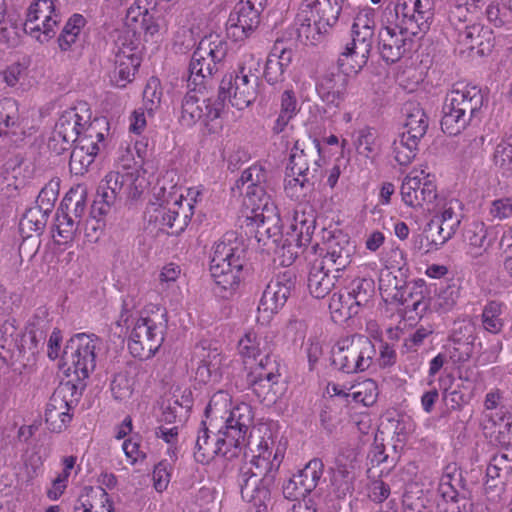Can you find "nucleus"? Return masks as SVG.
<instances>
[{
	"label": "nucleus",
	"mask_w": 512,
	"mask_h": 512,
	"mask_svg": "<svg viewBox=\"0 0 512 512\" xmlns=\"http://www.w3.org/2000/svg\"><path fill=\"white\" fill-rule=\"evenodd\" d=\"M376 11L371 7L360 9L351 28V39L345 44L338 64L351 72H359L367 63L376 26Z\"/></svg>",
	"instance_id": "obj_7"
},
{
	"label": "nucleus",
	"mask_w": 512,
	"mask_h": 512,
	"mask_svg": "<svg viewBox=\"0 0 512 512\" xmlns=\"http://www.w3.org/2000/svg\"><path fill=\"white\" fill-rule=\"evenodd\" d=\"M460 476L461 474L455 463H450L444 467L439 480L438 491L446 501L457 499Z\"/></svg>",
	"instance_id": "obj_54"
},
{
	"label": "nucleus",
	"mask_w": 512,
	"mask_h": 512,
	"mask_svg": "<svg viewBox=\"0 0 512 512\" xmlns=\"http://www.w3.org/2000/svg\"><path fill=\"white\" fill-rule=\"evenodd\" d=\"M329 310L335 322H342L358 313L357 305L351 301V297L343 292H336L332 295Z\"/></svg>",
	"instance_id": "obj_52"
},
{
	"label": "nucleus",
	"mask_w": 512,
	"mask_h": 512,
	"mask_svg": "<svg viewBox=\"0 0 512 512\" xmlns=\"http://www.w3.org/2000/svg\"><path fill=\"white\" fill-rule=\"evenodd\" d=\"M309 184L307 174L297 175L286 170L284 179V191L287 197L292 200H299L306 194Z\"/></svg>",
	"instance_id": "obj_63"
},
{
	"label": "nucleus",
	"mask_w": 512,
	"mask_h": 512,
	"mask_svg": "<svg viewBox=\"0 0 512 512\" xmlns=\"http://www.w3.org/2000/svg\"><path fill=\"white\" fill-rule=\"evenodd\" d=\"M505 304L501 301L491 300L488 301L482 310L481 322L485 331L498 334L504 327L503 314L505 311Z\"/></svg>",
	"instance_id": "obj_49"
},
{
	"label": "nucleus",
	"mask_w": 512,
	"mask_h": 512,
	"mask_svg": "<svg viewBox=\"0 0 512 512\" xmlns=\"http://www.w3.org/2000/svg\"><path fill=\"white\" fill-rule=\"evenodd\" d=\"M227 51L228 45L221 36L210 34L203 37L191 57L189 81L195 87L203 85L205 79L219 70Z\"/></svg>",
	"instance_id": "obj_10"
},
{
	"label": "nucleus",
	"mask_w": 512,
	"mask_h": 512,
	"mask_svg": "<svg viewBox=\"0 0 512 512\" xmlns=\"http://www.w3.org/2000/svg\"><path fill=\"white\" fill-rule=\"evenodd\" d=\"M427 128L428 116L419 106L413 107L407 114L405 131L403 133L421 140L426 134Z\"/></svg>",
	"instance_id": "obj_58"
},
{
	"label": "nucleus",
	"mask_w": 512,
	"mask_h": 512,
	"mask_svg": "<svg viewBox=\"0 0 512 512\" xmlns=\"http://www.w3.org/2000/svg\"><path fill=\"white\" fill-rule=\"evenodd\" d=\"M319 460H311L283 486V495L286 499L297 501L308 495L316 486L321 477Z\"/></svg>",
	"instance_id": "obj_26"
},
{
	"label": "nucleus",
	"mask_w": 512,
	"mask_h": 512,
	"mask_svg": "<svg viewBox=\"0 0 512 512\" xmlns=\"http://www.w3.org/2000/svg\"><path fill=\"white\" fill-rule=\"evenodd\" d=\"M340 70L326 72L316 82V91L320 99L328 106L339 107L344 101L347 87L348 74L352 73L338 64ZM356 74L357 72H353Z\"/></svg>",
	"instance_id": "obj_24"
},
{
	"label": "nucleus",
	"mask_w": 512,
	"mask_h": 512,
	"mask_svg": "<svg viewBox=\"0 0 512 512\" xmlns=\"http://www.w3.org/2000/svg\"><path fill=\"white\" fill-rule=\"evenodd\" d=\"M147 151L148 143L144 139L122 144L117 151L116 171L127 177L130 191L134 195H141L148 185L143 168Z\"/></svg>",
	"instance_id": "obj_13"
},
{
	"label": "nucleus",
	"mask_w": 512,
	"mask_h": 512,
	"mask_svg": "<svg viewBox=\"0 0 512 512\" xmlns=\"http://www.w3.org/2000/svg\"><path fill=\"white\" fill-rule=\"evenodd\" d=\"M77 227L78 221H76L70 213L65 212L64 210H59L56 214V234H54V237L58 236L60 238L59 240H56L57 243L67 244L71 242L77 231Z\"/></svg>",
	"instance_id": "obj_59"
},
{
	"label": "nucleus",
	"mask_w": 512,
	"mask_h": 512,
	"mask_svg": "<svg viewBox=\"0 0 512 512\" xmlns=\"http://www.w3.org/2000/svg\"><path fill=\"white\" fill-rule=\"evenodd\" d=\"M220 106L216 101L200 97L194 88L183 99L181 121L187 126L197 122L208 126L210 122L220 116Z\"/></svg>",
	"instance_id": "obj_21"
},
{
	"label": "nucleus",
	"mask_w": 512,
	"mask_h": 512,
	"mask_svg": "<svg viewBox=\"0 0 512 512\" xmlns=\"http://www.w3.org/2000/svg\"><path fill=\"white\" fill-rule=\"evenodd\" d=\"M336 283V276L330 275V269L323 264L313 263L308 275V289L311 295L317 299L326 297Z\"/></svg>",
	"instance_id": "obj_45"
},
{
	"label": "nucleus",
	"mask_w": 512,
	"mask_h": 512,
	"mask_svg": "<svg viewBox=\"0 0 512 512\" xmlns=\"http://www.w3.org/2000/svg\"><path fill=\"white\" fill-rule=\"evenodd\" d=\"M225 356L217 348H203L196 379L204 384H218L222 380Z\"/></svg>",
	"instance_id": "obj_35"
},
{
	"label": "nucleus",
	"mask_w": 512,
	"mask_h": 512,
	"mask_svg": "<svg viewBox=\"0 0 512 512\" xmlns=\"http://www.w3.org/2000/svg\"><path fill=\"white\" fill-rule=\"evenodd\" d=\"M237 251V248L225 242L216 243L213 248L210 273L223 290H234L240 282L243 264Z\"/></svg>",
	"instance_id": "obj_14"
},
{
	"label": "nucleus",
	"mask_w": 512,
	"mask_h": 512,
	"mask_svg": "<svg viewBox=\"0 0 512 512\" xmlns=\"http://www.w3.org/2000/svg\"><path fill=\"white\" fill-rule=\"evenodd\" d=\"M60 210L72 212L73 218L80 221L86 211V193L84 190L78 193V190L71 189L63 198Z\"/></svg>",
	"instance_id": "obj_62"
},
{
	"label": "nucleus",
	"mask_w": 512,
	"mask_h": 512,
	"mask_svg": "<svg viewBox=\"0 0 512 512\" xmlns=\"http://www.w3.org/2000/svg\"><path fill=\"white\" fill-rule=\"evenodd\" d=\"M20 125L19 105L13 98L0 100V137Z\"/></svg>",
	"instance_id": "obj_55"
},
{
	"label": "nucleus",
	"mask_w": 512,
	"mask_h": 512,
	"mask_svg": "<svg viewBox=\"0 0 512 512\" xmlns=\"http://www.w3.org/2000/svg\"><path fill=\"white\" fill-rule=\"evenodd\" d=\"M375 357L374 343L361 334L339 337L331 348L332 365L347 374L367 371L373 365Z\"/></svg>",
	"instance_id": "obj_8"
},
{
	"label": "nucleus",
	"mask_w": 512,
	"mask_h": 512,
	"mask_svg": "<svg viewBox=\"0 0 512 512\" xmlns=\"http://www.w3.org/2000/svg\"><path fill=\"white\" fill-rule=\"evenodd\" d=\"M489 222H504L512 219V194L495 193L484 208Z\"/></svg>",
	"instance_id": "obj_47"
},
{
	"label": "nucleus",
	"mask_w": 512,
	"mask_h": 512,
	"mask_svg": "<svg viewBox=\"0 0 512 512\" xmlns=\"http://www.w3.org/2000/svg\"><path fill=\"white\" fill-rule=\"evenodd\" d=\"M295 287V275L286 270L278 273L266 286L258 305L259 313L270 319L285 305Z\"/></svg>",
	"instance_id": "obj_19"
},
{
	"label": "nucleus",
	"mask_w": 512,
	"mask_h": 512,
	"mask_svg": "<svg viewBox=\"0 0 512 512\" xmlns=\"http://www.w3.org/2000/svg\"><path fill=\"white\" fill-rule=\"evenodd\" d=\"M244 207L247 221L257 228L269 223L276 226L281 222L278 208L267 193L252 199L251 205Z\"/></svg>",
	"instance_id": "obj_33"
},
{
	"label": "nucleus",
	"mask_w": 512,
	"mask_h": 512,
	"mask_svg": "<svg viewBox=\"0 0 512 512\" xmlns=\"http://www.w3.org/2000/svg\"><path fill=\"white\" fill-rule=\"evenodd\" d=\"M445 352L457 370L458 377L461 380L469 381L470 375L465 364L471 359L474 353V343L471 335L460 336L455 330L449 338L445 347Z\"/></svg>",
	"instance_id": "obj_29"
},
{
	"label": "nucleus",
	"mask_w": 512,
	"mask_h": 512,
	"mask_svg": "<svg viewBox=\"0 0 512 512\" xmlns=\"http://www.w3.org/2000/svg\"><path fill=\"white\" fill-rule=\"evenodd\" d=\"M141 64L139 38L119 35L116 40L114 81L116 86L125 87L132 82Z\"/></svg>",
	"instance_id": "obj_17"
},
{
	"label": "nucleus",
	"mask_w": 512,
	"mask_h": 512,
	"mask_svg": "<svg viewBox=\"0 0 512 512\" xmlns=\"http://www.w3.org/2000/svg\"><path fill=\"white\" fill-rule=\"evenodd\" d=\"M400 195L403 203L410 208H421L437 198V185L434 174L426 169H412L403 179Z\"/></svg>",
	"instance_id": "obj_16"
},
{
	"label": "nucleus",
	"mask_w": 512,
	"mask_h": 512,
	"mask_svg": "<svg viewBox=\"0 0 512 512\" xmlns=\"http://www.w3.org/2000/svg\"><path fill=\"white\" fill-rule=\"evenodd\" d=\"M512 472V446L502 447L495 453L486 468L485 491H496L499 495L504 490L505 480Z\"/></svg>",
	"instance_id": "obj_28"
},
{
	"label": "nucleus",
	"mask_w": 512,
	"mask_h": 512,
	"mask_svg": "<svg viewBox=\"0 0 512 512\" xmlns=\"http://www.w3.org/2000/svg\"><path fill=\"white\" fill-rule=\"evenodd\" d=\"M44 417L46 427L50 432L65 431L73 419L71 403L61 395V392H54L46 404Z\"/></svg>",
	"instance_id": "obj_30"
},
{
	"label": "nucleus",
	"mask_w": 512,
	"mask_h": 512,
	"mask_svg": "<svg viewBox=\"0 0 512 512\" xmlns=\"http://www.w3.org/2000/svg\"><path fill=\"white\" fill-rule=\"evenodd\" d=\"M251 452V460L240 468L238 484L243 500L261 506L270 499L284 454L279 447L274 448L273 441L264 438Z\"/></svg>",
	"instance_id": "obj_2"
},
{
	"label": "nucleus",
	"mask_w": 512,
	"mask_h": 512,
	"mask_svg": "<svg viewBox=\"0 0 512 512\" xmlns=\"http://www.w3.org/2000/svg\"><path fill=\"white\" fill-rule=\"evenodd\" d=\"M85 119H87V124L81 129L77 145L85 149V151L100 153L105 146L108 123L101 119L89 121V116H86Z\"/></svg>",
	"instance_id": "obj_41"
},
{
	"label": "nucleus",
	"mask_w": 512,
	"mask_h": 512,
	"mask_svg": "<svg viewBox=\"0 0 512 512\" xmlns=\"http://www.w3.org/2000/svg\"><path fill=\"white\" fill-rule=\"evenodd\" d=\"M344 0H302L296 15L299 37L313 43L333 27L342 11Z\"/></svg>",
	"instance_id": "obj_9"
},
{
	"label": "nucleus",
	"mask_w": 512,
	"mask_h": 512,
	"mask_svg": "<svg viewBox=\"0 0 512 512\" xmlns=\"http://www.w3.org/2000/svg\"><path fill=\"white\" fill-rule=\"evenodd\" d=\"M74 512H114L113 503L102 487H87L79 496Z\"/></svg>",
	"instance_id": "obj_42"
},
{
	"label": "nucleus",
	"mask_w": 512,
	"mask_h": 512,
	"mask_svg": "<svg viewBox=\"0 0 512 512\" xmlns=\"http://www.w3.org/2000/svg\"><path fill=\"white\" fill-rule=\"evenodd\" d=\"M493 46L492 30L480 23L466 25L457 34L456 50L462 55L483 56L490 53Z\"/></svg>",
	"instance_id": "obj_22"
},
{
	"label": "nucleus",
	"mask_w": 512,
	"mask_h": 512,
	"mask_svg": "<svg viewBox=\"0 0 512 512\" xmlns=\"http://www.w3.org/2000/svg\"><path fill=\"white\" fill-rule=\"evenodd\" d=\"M98 154L99 153L85 151V149L77 145V147L72 151L70 156V171L75 175H83L85 172L88 171V168L94 163L95 157Z\"/></svg>",
	"instance_id": "obj_64"
},
{
	"label": "nucleus",
	"mask_w": 512,
	"mask_h": 512,
	"mask_svg": "<svg viewBox=\"0 0 512 512\" xmlns=\"http://www.w3.org/2000/svg\"><path fill=\"white\" fill-rule=\"evenodd\" d=\"M261 10L237 3L227 21V35L234 41L246 39L258 26Z\"/></svg>",
	"instance_id": "obj_27"
},
{
	"label": "nucleus",
	"mask_w": 512,
	"mask_h": 512,
	"mask_svg": "<svg viewBox=\"0 0 512 512\" xmlns=\"http://www.w3.org/2000/svg\"><path fill=\"white\" fill-rule=\"evenodd\" d=\"M420 140L401 133L392 143V155L401 166L409 165L417 155Z\"/></svg>",
	"instance_id": "obj_50"
},
{
	"label": "nucleus",
	"mask_w": 512,
	"mask_h": 512,
	"mask_svg": "<svg viewBox=\"0 0 512 512\" xmlns=\"http://www.w3.org/2000/svg\"><path fill=\"white\" fill-rule=\"evenodd\" d=\"M357 456V450L352 447H342L336 456L335 466L332 468L331 484L339 497L351 493L354 489Z\"/></svg>",
	"instance_id": "obj_23"
},
{
	"label": "nucleus",
	"mask_w": 512,
	"mask_h": 512,
	"mask_svg": "<svg viewBox=\"0 0 512 512\" xmlns=\"http://www.w3.org/2000/svg\"><path fill=\"white\" fill-rule=\"evenodd\" d=\"M139 373L138 366L127 364L113 375L110 390L116 401H127L132 397Z\"/></svg>",
	"instance_id": "obj_40"
},
{
	"label": "nucleus",
	"mask_w": 512,
	"mask_h": 512,
	"mask_svg": "<svg viewBox=\"0 0 512 512\" xmlns=\"http://www.w3.org/2000/svg\"><path fill=\"white\" fill-rule=\"evenodd\" d=\"M492 161L503 176L512 175V134L495 146Z\"/></svg>",
	"instance_id": "obj_56"
},
{
	"label": "nucleus",
	"mask_w": 512,
	"mask_h": 512,
	"mask_svg": "<svg viewBox=\"0 0 512 512\" xmlns=\"http://www.w3.org/2000/svg\"><path fill=\"white\" fill-rule=\"evenodd\" d=\"M238 352L246 361L256 360L261 354L264 357L248 374V382L253 392L263 401L275 402L278 398V383L281 377L276 361L270 356L271 345L267 336L254 330H248L238 341Z\"/></svg>",
	"instance_id": "obj_4"
},
{
	"label": "nucleus",
	"mask_w": 512,
	"mask_h": 512,
	"mask_svg": "<svg viewBox=\"0 0 512 512\" xmlns=\"http://www.w3.org/2000/svg\"><path fill=\"white\" fill-rule=\"evenodd\" d=\"M401 297L406 313L414 312L416 316L422 317L430 307V289L423 279L409 283Z\"/></svg>",
	"instance_id": "obj_39"
},
{
	"label": "nucleus",
	"mask_w": 512,
	"mask_h": 512,
	"mask_svg": "<svg viewBox=\"0 0 512 512\" xmlns=\"http://www.w3.org/2000/svg\"><path fill=\"white\" fill-rule=\"evenodd\" d=\"M488 227L482 221L472 222L465 231L466 253L476 259L484 256L493 241L488 238Z\"/></svg>",
	"instance_id": "obj_44"
},
{
	"label": "nucleus",
	"mask_w": 512,
	"mask_h": 512,
	"mask_svg": "<svg viewBox=\"0 0 512 512\" xmlns=\"http://www.w3.org/2000/svg\"><path fill=\"white\" fill-rule=\"evenodd\" d=\"M99 338L86 333L73 336L65 346L63 355L69 363L68 371H72L78 380H85L96 367L95 350Z\"/></svg>",
	"instance_id": "obj_15"
},
{
	"label": "nucleus",
	"mask_w": 512,
	"mask_h": 512,
	"mask_svg": "<svg viewBox=\"0 0 512 512\" xmlns=\"http://www.w3.org/2000/svg\"><path fill=\"white\" fill-rule=\"evenodd\" d=\"M125 25L130 30L121 35L137 37V34L144 33L145 38L154 37L160 31V25L156 17L150 14L147 0H134L128 8Z\"/></svg>",
	"instance_id": "obj_25"
},
{
	"label": "nucleus",
	"mask_w": 512,
	"mask_h": 512,
	"mask_svg": "<svg viewBox=\"0 0 512 512\" xmlns=\"http://www.w3.org/2000/svg\"><path fill=\"white\" fill-rule=\"evenodd\" d=\"M352 144L359 155L370 157L377 150V132L370 126L356 129L352 134Z\"/></svg>",
	"instance_id": "obj_53"
},
{
	"label": "nucleus",
	"mask_w": 512,
	"mask_h": 512,
	"mask_svg": "<svg viewBox=\"0 0 512 512\" xmlns=\"http://www.w3.org/2000/svg\"><path fill=\"white\" fill-rule=\"evenodd\" d=\"M221 441L223 440H219L217 432L213 434V437L210 435V430L202 421L194 447L195 460L201 464H208L216 456H221Z\"/></svg>",
	"instance_id": "obj_43"
},
{
	"label": "nucleus",
	"mask_w": 512,
	"mask_h": 512,
	"mask_svg": "<svg viewBox=\"0 0 512 512\" xmlns=\"http://www.w3.org/2000/svg\"><path fill=\"white\" fill-rule=\"evenodd\" d=\"M183 194L174 197L173 201L167 202L166 206L158 209L156 219L159 220L162 227L171 229V234H179L188 226L194 211L190 208H184L182 203Z\"/></svg>",
	"instance_id": "obj_31"
},
{
	"label": "nucleus",
	"mask_w": 512,
	"mask_h": 512,
	"mask_svg": "<svg viewBox=\"0 0 512 512\" xmlns=\"http://www.w3.org/2000/svg\"><path fill=\"white\" fill-rule=\"evenodd\" d=\"M117 325L131 330L128 336L130 354L141 361L153 358L163 345L167 330V313L165 309L153 306L145 308L137 319L123 306Z\"/></svg>",
	"instance_id": "obj_3"
},
{
	"label": "nucleus",
	"mask_w": 512,
	"mask_h": 512,
	"mask_svg": "<svg viewBox=\"0 0 512 512\" xmlns=\"http://www.w3.org/2000/svg\"><path fill=\"white\" fill-rule=\"evenodd\" d=\"M266 181L267 171L260 164H253L241 173L236 185L239 189L244 191V205H251L252 199L266 194Z\"/></svg>",
	"instance_id": "obj_34"
},
{
	"label": "nucleus",
	"mask_w": 512,
	"mask_h": 512,
	"mask_svg": "<svg viewBox=\"0 0 512 512\" xmlns=\"http://www.w3.org/2000/svg\"><path fill=\"white\" fill-rule=\"evenodd\" d=\"M233 423H222L217 429V436L221 441V457L232 460L240 457L245 452L247 445L246 436L249 427L253 423L254 414L250 404L237 403L234 412Z\"/></svg>",
	"instance_id": "obj_11"
},
{
	"label": "nucleus",
	"mask_w": 512,
	"mask_h": 512,
	"mask_svg": "<svg viewBox=\"0 0 512 512\" xmlns=\"http://www.w3.org/2000/svg\"><path fill=\"white\" fill-rule=\"evenodd\" d=\"M434 18V0H398L381 17L378 49L387 63H395L411 50L413 37L426 33Z\"/></svg>",
	"instance_id": "obj_1"
},
{
	"label": "nucleus",
	"mask_w": 512,
	"mask_h": 512,
	"mask_svg": "<svg viewBox=\"0 0 512 512\" xmlns=\"http://www.w3.org/2000/svg\"><path fill=\"white\" fill-rule=\"evenodd\" d=\"M85 124H87V119L80 115L76 108L66 110L55 124L53 140L62 141L67 145L76 143Z\"/></svg>",
	"instance_id": "obj_36"
},
{
	"label": "nucleus",
	"mask_w": 512,
	"mask_h": 512,
	"mask_svg": "<svg viewBox=\"0 0 512 512\" xmlns=\"http://www.w3.org/2000/svg\"><path fill=\"white\" fill-rule=\"evenodd\" d=\"M316 228V217L309 211L296 209L293 213L287 235L298 248L306 249L312 243Z\"/></svg>",
	"instance_id": "obj_37"
},
{
	"label": "nucleus",
	"mask_w": 512,
	"mask_h": 512,
	"mask_svg": "<svg viewBox=\"0 0 512 512\" xmlns=\"http://www.w3.org/2000/svg\"><path fill=\"white\" fill-rule=\"evenodd\" d=\"M121 192L133 199L140 196L131 193L127 177L120 171L108 172L97 188L96 197L92 204V213L95 216H106Z\"/></svg>",
	"instance_id": "obj_20"
},
{
	"label": "nucleus",
	"mask_w": 512,
	"mask_h": 512,
	"mask_svg": "<svg viewBox=\"0 0 512 512\" xmlns=\"http://www.w3.org/2000/svg\"><path fill=\"white\" fill-rule=\"evenodd\" d=\"M494 424L497 427V442L502 446H512V410L501 407L495 415Z\"/></svg>",
	"instance_id": "obj_60"
},
{
	"label": "nucleus",
	"mask_w": 512,
	"mask_h": 512,
	"mask_svg": "<svg viewBox=\"0 0 512 512\" xmlns=\"http://www.w3.org/2000/svg\"><path fill=\"white\" fill-rule=\"evenodd\" d=\"M483 104L484 95L479 87L455 84L447 94L443 105L442 131L449 136L458 135Z\"/></svg>",
	"instance_id": "obj_6"
},
{
	"label": "nucleus",
	"mask_w": 512,
	"mask_h": 512,
	"mask_svg": "<svg viewBox=\"0 0 512 512\" xmlns=\"http://www.w3.org/2000/svg\"><path fill=\"white\" fill-rule=\"evenodd\" d=\"M237 404L232 406V396L225 390L215 392L205 409L206 418L210 422V426L218 427L219 424L228 422L233 423L235 420L234 412Z\"/></svg>",
	"instance_id": "obj_38"
},
{
	"label": "nucleus",
	"mask_w": 512,
	"mask_h": 512,
	"mask_svg": "<svg viewBox=\"0 0 512 512\" xmlns=\"http://www.w3.org/2000/svg\"><path fill=\"white\" fill-rule=\"evenodd\" d=\"M84 25L85 18L80 14H74L68 19L58 37V44L62 51H67L72 47Z\"/></svg>",
	"instance_id": "obj_57"
},
{
	"label": "nucleus",
	"mask_w": 512,
	"mask_h": 512,
	"mask_svg": "<svg viewBox=\"0 0 512 512\" xmlns=\"http://www.w3.org/2000/svg\"><path fill=\"white\" fill-rule=\"evenodd\" d=\"M314 149L307 148L304 141L295 140L290 151L287 171L297 175L307 174L310 169L311 154Z\"/></svg>",
	"instance_id": "obj_51"
},
{
	"label": "nucleus",
	"mask_w": 512,
	"mask_h": 512,
	"mask_svg": "<svg viewBox=\"0 0 512 512\" xmlns=\"http://www.w3.org/2000/svg\"><path fill=\"white\" fill-rule=\"evenodd\" d=\"M351 262V250L349 245H340L336 241L328 243L327 251L323 258L317 263L323 264L325 268H333L336 272L344 270Z\"/></svg>",
	"instance_id": "obj_48"
},
{
	"label": "nucleus",
	"mask_w": 512,
	"mask_h": 512,
	"mask_svg": "<svg viewBox=\"0 0 512 512\" xmlns=\"http://www.w3.org/2000/svg\"><path fill=\"white\" fill-rule=\"evenodd\" d=\"M351 397L354 402L361 403L364 406L373 405L378 397V385L373 379H365L351 386Z\"/></svg>",
	"instance_id": "obj_61"
},
{
	"label": "nucleus",
	"mask_w": 512,
	"mask_h": 512,
	"mask_svg": "<svg viewBox=\"0 0 512 512\" xmlns=\"http://www.w3.org/2000/svg\"><path fill=\"white\" fill-rule=\"evenodd\" d=\"M300 112L296 93L292 87L285 89L280 96V110L273 125L274 133H281L289 122Z\"/></svg>",
	"instance_id": "obj_46"
},
{
	"label": "nucleus",
	"mask_w": 512,
	"mask_h": 512,
	"mask_svg": "<svg viewBox=\"0 0 512 512\" xmlns=\"http://www.w3.org/2000/svg\"><path fill=\"white\" fill-rule=\"evenodd\" d=\"M462 202L456 198L443 199L437 203V209L430 223L437 225V236L431 239L430 249H439L458 231L461 224Z\"/></svg>",
	"instance_id": "obj_18"
},
{
	"label": "nucleus",
	"mask_w": 512,
	"mask_h": 512,
	"mask_svg": "<svg viewBox=\"0 0 512 512\" xmlns=\"http://www.w3.org/2000/svg\"><path fill=\"white\" fill-rule=\"evenodd\" d=\"M261 60L253 53H244L237 68L225 74L219 85V97L238 110L249 107L257 98L258 72Z\"/></svg>",
	"instance_id": "obj_5"
},
{
	"label": "nucleus",
	"mask_w": 512,
	"mask_h": 512,
	"mask_svg": "<svg viewBox=\"0 0 512 512\" xmlns=\"http://www.w3.org/2000/svg\"><path fill=\"white\" fill-rule=\"evenodd\" d=\"M61 22L59 0H33L27 8L24 31L40 43L57 33Z\"/></svg>",
	"instance_id": "obj_12"
},
{
	"label": "nucleus",
	"mask_w": 512,
	"mask_h": 512,
	"mask_svg": "<svg viewBox=\"0 0 512 512\" xmlns=\"http://www.w3.org/2000/svg\"><path fill=\"white\" fill-rule=\"evenodd\" d=\"M293 60V50L275 43L270 51L264 69V78L269 85L281 84L285 81V73Z\"/></svg>",
	"instance_id": "obj_32"
}]
</instances>
